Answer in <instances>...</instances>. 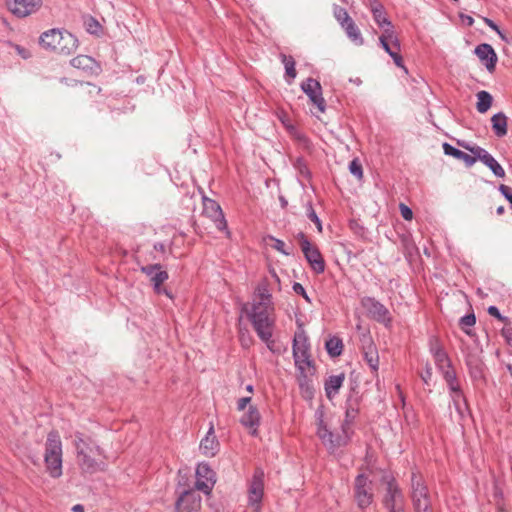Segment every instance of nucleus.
Masks as SVG:
<instances>
[{"mask_svg":"<svg viewBox=\"0 0 512 512\" xmlns=\"http://www.w3.org/2000/svg\"><path fill=\"white\" fill-rule=\"evenodd\" d=\"M76 463L82 475L91 476L106 469L104 450L89 436L81 432L74 435Z\"/></svg>","mask_w":512,"mask_h":512,"instance_id":"1","label":"nucleus"},{"mask_svg":"<svg viewBox=\"0 0 512 512\" xmlns=\"http://www.w3.org/2000/svg\"><path fill=\"white\" fill-rule=\"evenodd\" d=\"M247 316L258 337L266 344L267 348L273 351V331L275 327L274 304L264 305L252 303Z\"/></svg>","mask_w":512,"mask_h":512,"instance_id":"2","label":"nucleus"},{"mask_svg":"<svg viewBox=\"0 0 512 512\" xmlns=\"http://www.w3.org/2000/svg\"><path fill=\"white\" fill-rule=\"evenodd\" d=\"M40 45L60 55H70L78 47V40L71 33L60 29H51L41 34Z\"/></svg>","mask_w":512,"mask_h":512,"instance_id":"3","label":"nucleus"},{"mask_svg":"<svg viewBox=\"0 0 512 512\" xmlns=\"http://www.w3.org/2000/svg\"><path fill=\"white\" fill-rule=\"evenodd\" d=\"M62 441L57 431H51L45 442L44 462L47 473L52 478H60L63 474Z\"/></svg>","mask_w":512,"mask_h":512,"instance_id":"4","label":"nucleus"},{"mask_svg":"<svg viewBox=\"0 0 512 512\" xmlns=\"http://www.w3.org/2000/svg\"><path fill=\"white\" fill-rule=\"evenodd\" d=\"M409 497L414 512H434L428 486L418 471L411 473Z\"/></svg>","mask_w":512,"mask_h":512,"instance_id":"5","label":"nucleus"},{"mask_svg":"<svg viewBox=\"0 0 512 512\" xmlns=\"http://www.w3.org/2000/svg\"><path fill=\"white\" fill-rule=\"evenodd\" d=\"M382 483L385 485L382 504L387 512H405V496L392 475H384Z\"/></svg>","mask_w":512,"mask_h":512,"instance_id":"6","label":"nucleus"},{"mask_svg":"<svg viewBox=\"0 0 512 512\" xmlns=\"http://www.w3.org/2000/svg\"><path fill=\"white\" fill-rule=\"evenodd\" d=\"M309 351L308 337L303 331L297 332L293 339V358L297 370L315 368Z\"/></svg>","mask_w":512,"mask_h":512,"instance_id":"7","label":"nucleus"},{"mask_svg":"<svg viewBox=\"0 0 512 512\" xmlns=\"http://www.w3.org/2000/svg\"><path fill=\"white\" fill-rule=\"evenodd\" d=\"M297 238L300 241L301 250L312 270L317 274L323 273L325 270V262L319 249L311 244L304 233L300 232Z\"/></svg>","mask_w":512,"mask_h":512,"instance_id":"8","label":"nucleus"},{"mask_svg":"<svg viewBox=\"0 0 512 512\" xmlns=\"http://www.w3.org/2000/svg\"><path fill=\"white\" fill-rule=\"evenodd\" d=\"M263 495L264 471L261 468H257L248 486V504L253 508L254 512L260 511Z\"/></svg>","mask_w":512,"mask_h":512,"instance_id":"9","label":"nucleus"},{"mask_svg":"<svg viewBox=\"0 0 512 512\" xmlns=\"http://www.w3.org/2000/svg\"><path fill=\"white\" fill-rule=\"evenodd\" d=\"M381 47L391 56L395 65L405 68L403 58L400 55V42L394 29H384L379 37Z\"/></svg>","mask_w":512,"mask_h":512,"instance_id":"10","label":"nucleus"},{"mask_svg":"<svg viewBox=\"0 0 512 512\" xmlns=\"http://www.w3.org/2000/svg\"><path fill=\"white\" fill-rule=\"evenodd\" d=\"M354 497L361 509L367 508L373 501L372 481L364 474L355 478Z\"/></svg>","mask_w":512,"mask_h":512,"instance_id":"11","label":"nucleus"},{"mask_svg":"<svg viewBox=\"0 0 512 512\" xmlns=\"http://www.w3.org/2000/svg\"><path fill=\"white\" fill-rule=\"evenodd\" d=\"M362 307L366 310L368 316L386 326L391 322L389 310L379 301L372 297H364L361 300Z\"/></svg>","mask_w":512,"mask_h":512,"instance_id":"12","label":"nucleus"},{"mask_svg":"<svg viewBox=\"0 0 512 512\" xmlns=\"http://www.w3.org/2000/svg\"><path fill=\"white\" fill-rule=\"evenodd\" d=\"M216 483V474L207 463H200L196 468L197 490L204 494H210Z\"/></svg>","mask_w":512,"mask_h":512,"instance_id":"13","label":"nucleus"},{"mask_svg":"<svg viewBox=\"0 0 512 512\" xmlns=\"http://www.w3.org/2000/svg\"><path fill=\"white\" fill-rule=\"evenodd\" d=\"M141 271L150 278L154 291L157 294H165L169 298H172V295L169 293V291L161 286L169 276L166 271L161 270L160 264L143 266L141 267Z\"/></svg>","mask_w":512,"mask_h":512,"instance_id":"14","label":"nucleus"},{"mask_svg":"<svg viewBox=\"0 0 512 512\" xmlns=\"http://www.w3.org/2000/svg\"><path fill=\"white\" fill-rule=\"evenodd\" d=\"M203 214L213 221L218 230L226 231L229 235L227 221L220 205L215 200L203 197Z\"/></svg>","mask_w":512,"mask_h":512,"instance_id":"15","label":"nucleus"},{"mask_svg":"<svg viewBox=\"0 0 512 512\" xmlns=\"http://www.w3.org/2000/svg\"><path fill=\"white\" fill-rule=\"evenodd\" d=\"M301 89L316 106L318 112L324 113L326 110V102L322 96L320 83L313 78H307L301 83Z\"/></svg>","mask_w":512,"mask_h":512,"instance_id":"16","label":"nucleus"},{"mask_svg":"<svg viewBox=\"0 0 512 512\" xmlns=\"http://www.w3.org/2000/svg\"><path fill=\"white\" fill-rule=\"evenodd\" d=\"M323 416V411L318 410L316 412L317 435L321 439L322 443L327 447V449L334 452L342 445V439L338 436H334V434L328 429L324 422Z\"/></svg>","mask_w":512,"mask_h":512,"instance_id":"17","label":"nucleus"},{"mask_svg":"<svg viewBox=\"0 0 512 512\" xmlns=\"http://www.w3.org/2000/svg\"><path fill=\"white\" fill-rule=\"evenodd\" d=\"M461 145L463 148H465L466 150L470 151L473 155H475L478 158V160H480L483 164H485L496 177H505V170L503 169V167L484 148L480 146H469L463 144Z\"/></svg>","mask_w":512,"mask_h":512,"instance_id":"18","label":"nucleus"},{"mask_svg":"<svg viewBox=\"0 0 512 512\" xmlns=\"http://www.w3.org/2000/svg\"><path fill=\"white\" fill-rule=\"evenodd\" d=\"M201 502V496L194 490H185L178 497L175 510L176 512H200Z\"/></svg>","mask_w":512,"mask_h":512,"instance_id":"19","label":"nucleus"},{"mask_svg":"<svg viewBox=\"0 0 512 512\" xmlns=\"http://www.w3.org/2000/svg\"><path fill=\"white\" fill-rule=\"evenodd\" d=\"M446 383L455 410L460 416H463L464 412L467 410V403L457 378L453 379V376L446 374Z\"/></svg>","mask_w":512,"mask_h":512,"instance_id":"20","label":"nucleus"},{"mask_svg":"<svg viewBox=\"0 0 512 512\" xmlns=\"http://www.w3.org/2000/svg\"><path fill=\"white\" fill-rule=\"evenodd\" d=\"M42 0H8L9 11L17 17L23 18L35 13L41 6Z\"/></svg>","mask_w":512,"mask_h":512,"instance_id":"21","label":"nucleus"},{"mask_svg":"<svg viewBox=\"0 0 512 512\" xmlns=\"http://www.w3.org/2000/svg\"><path fill=\"white\" fill-rule=\"evenodd\" d=\"M315 375V368L298 370L297 382L300 388L301 396L305 400H311L314 397V386L312 378Z\"/></svg>","mask_w":512,"mask_h":512,"instance_id":"22","label":"nucleus"},{"mask_svg":"<svg viewBox=\"0 0 512 512\" xmlns=\"http://www.w3.org/2000/svg\"><path fill=\"white\" fill-rule=\"evenodd\" d=\"M475 54L485 65L488 71L492 72L497 63V55L490 44L482 43L476 46Z\"/></svg>","mask_w":512,"mask_h":512,"instance_id":"23","label":"nucleus"},{"mask_svg":"<svg viewBox=\"0 0 512 512\" xmlns=\"http://www.w3.org/2000/svg\"><path fill=\"white\" fill-rule=\"evenodd\" d=\"M370 10L373 14L374 21L384 31V29H394L391 21L386 17L383 5L378 0L370 1Z\"/></svg>","mask_w":512,"mask_h":512,"instance_id":"24","label":"nucleus"},{"mask_svg":"<svg viewBox=\"0 0 512 512\" xmlns=\"http://www.w3.org/2000/svg\"><path fill=\"white\" fill-rule=\"evenodd\" d=\"M260 418L258 409L254 406H250L248 411L241 417L240 422L243 426L251 430L250 433L252 435H256L260 424Z\"/></svg>","mask_w":512,"mask_h":512,"instance_id":"25","label":"nucleus"},{"mask_svg":"<svg viewBox=\"0 0 512 512\" xmlns=\"http://www.w3.org/2000/svg\"><path fill=\"white\" fill-rule=\"evenodd\" d=\"M219 443L214 434L213 427H210L205 438L201 440L200 450L207 457H213L218 451Z\"/></svg>","mask_w":512,"mask_h":512,"instance_id":"26","label":"nucleus"},{"mask_svg":"<svg viewBox=\"0 0 512 512\" xmlns=\"http://www.w3.org/2000/svg\"><path fill=\"white\" fill-rule=\"evenodd\" d=\"M433 358L437 369L443 375L445 380L446 374L453 376V379L457 378L456 373L452 368L451 360L445 351L434 355Z\"/></svg>","mask_w":512,"mask_h":512,"instance_id":"27","label":"nucleus"},{"mask_svg":"<svg viewBox=\"0 0 512 512\" xmlns=\"http://www.w3.org/2000/svg\"><path fill=\"white\" fill-rule=\"evenodd\" d=\"M71 65L74 68L81 69L87 72H97L99 70V66L96 61L87 55H78L70 61Z\"/></svg>","mask_w":512,"mask_h":512,"instance_id":"28","label":"nucleus"},{"mask_svg":"<svg viewBox=\"0 0 512 512\" xmlns=\"http://www.w3.org/2000/svg\"><path fill=\"white\" fill-rule=\"evenodd\" d=\"M443 150L446 155L452 156L458 160H462L467 167H471L475 164L478 159L475 155L471 156L455 147L450 145L449 143L443 144Z\"/></svg>","mask_w":512,"mask_h":512,"instance_id":"29","label":"nucleus"},{"mask_svg":"<svg viewBox=\"0 0 512 512\" xmlns=\"http://www.w3.org/2000/svg\"><path fill=\"white\" fill-rule=\"evenodd\" d=\"M344 379V374L332 375L327 379L325 382V392L329 399L338 393L339 389L343 385Z\"/></svg>","mask_w":512,"mask_h":512,"instance_id":"30","label":"nucleus"},{"mask_svg":"<svg viewBox=\"0 0 512 512\" xmlns=\"http://www.w3.org/2000/svg\"><path fill=\"white\" fill-rule=\"evenodd\" d=\"M492 129L497 137H504L507 134V117L499 112L491 118Z\"/></svg>","mask_w":512,"mask_h":512,"instance_id":"31","label":"nucleus"},{"mask_svg":"<svg viewBox=\"0 0 512 512\" xmlns=\"http://www.w3.org/2000/svg\"><path fill=\"white\" fill-rule=\"evenodd\" d=\"M342 29L345 31L347 37L356 45H363L364 39L359 30L358 26L355 24L353 19H351L348 23L342 26Z\"/></svg>","mask_w":512,"mask_h":512,"instance_id":"32","label":"nucleus"},{"mask_svg":"<svg viewBox=\"0 0 512 512\" xmlns=\"http://www.w3.org/2000/svg\"><path fill=\"white\" fill-rule=\"evenodd\" d=\"M364 358L373 372H377L379 366V356L376 347L369 342L363 349Z\"/></svg>","mask_w":512,"mask_h":512,"instance_id":"33","label":"nucleus"},{"mask_svg":"<svg viewBox=\"0 0 512 512\" xmlns=\"http://www.w3.org/2000/svg\"><path fill=\"white\" fill-rule=\"evenodd\" d=\"M476 97H477V104H476L477 111L482 114L486 113L492 105L493 98H492L491 94L487 91L482 90L476 94Z\"/></svg>","mask_w":512,"mask_h":512,"instance_id":"34","label":"nucleus"},{"mask_svg":"<svg viewBox=\"0 0 512 512\" xmlns=\"http://www.w3.org/2000/svg\"><path fill=\"white\" fill-rule=\"evenodd\" d=\"M327 353L331 357H337L340 356L343 350V343L342 340L338 337H331L329 340L326 341L325 344Z\"/></svg>","mask_w":512,"mask_h":512,"instance_id":"35","label":"nucleus"},{"mask_svg":"<svg viewBox=\"0 0 512 512\" xmlns=\"http://www.w3.org/2000/svg\"><path fill=\"white\" fill-rule=\"evenodd\" d=\"M257 299L253 303H261L264 305L273 304L272 295L266 284H261L256 289Z\"/></svg>","mask_w":512,"mask_h":512,"instance_id":"36","label":"nucleus"},{"mask_svg":"<svg viewBox=\"0 0 512 512\" xmlns=\"http://www.w3.org/2000/svg\"><path fill=\"white\" fill-rule=\"evenodd\" d=\"M333 14L341 27L352 19L349 16L347 10L341 6H335L333 9Z\"/></svg>","mask_w":512,"mask_h":512,"instance_id":"37","label":"nucleus"},{"mask_svg":"<svg viewBox=\"0 0 512 512\" xmlns=\"http://www.w3.org/2000/svg\"><path fill=\"white\" fill-rule=\"evenodd\" d=\"M282 62L285 66L286 75L294 79L296 77V69L293 57L282 55Z\"/></svg>","mask_w":512,"mask_h":512,"instance_id":"38","label":"nucleus"},{"mask_svg":"<svg viewBox=\"0 0 512 512\" xmlns=\"http://www.w3.org/2000/svg\"><path fill=\"white\" fill-rule=\"evenodd\" d=\"M306 212H307V217L316 225L317 230L321 233L322 232V222H321L320 218L317 216L311 202L307 203Z\"/></svg>","mask_w":512,"mask_h":512,"instance_id":"39","label":"nucleus"},{"mask_svg":"<svg viewBox=\"0 0 512 512\" xmlns=\"http://www.w3.org/2000/svg\"><path fill=\"white\" fill-rule=\"evenodd\" d=\"M429 350L432 356L445 351L440 340L435 336L429 338Z\"/></svg>","mask_w":512,"mask_h":512,"instance_id":"40","label":"nucleus"},{"mask_svg":"<svg viewBox=\"0 0 512 512\" xmlns=\"http://www.w3.org/2000/svg\"><path fill=\"white\" fill-rule=\"evenodd\" d=\"M350 173L355 176L357 179H361L363 177V169L360 161L358 159H353L349 164Z\"/></svg>","mask_w":512,"mask_h":512,"instance_id":"41","label":"nucleus"},{"mask_svg":"<svg viewBox=\"0 0 512 512\" xmlns=\"http://www.w3.org/2000/svg\"><path fill=\"white\" fill-rule=\"evenodd\" d=\"M269 239L273 242L272 247L275 250H277L278 252H280V253H282L284 255H289L290 254V252L285 249V243L282 240L277 239V238H275L273 236H269Z\"/></svg>","mask_w":512,"mask_h":512,"instance_id":"42","label":"nucleus"},{"mask_svg":"<svg viewBox=\"0 0 512 512\" xmlns=\"http://www.w3.org/2000/svg\"><path fill=\"white\" fill-rule=\"evenodd\" d=\"M475 322H476V318H475L474 314L465 315L460 319V324H461L462 328L471 327L475 324Z\"/></svg>","mask_w":512,"mask_h":512,"instance_id":"43","label":"nucleus"},{"mask_svg":"<svg viewBox=\"0 0 512 512\" xmlns=\"http://www.w3.org/2000/svg\"><path fill=\"white\" fill-rule=\"evenodd\" d=\"M399 209H400V213H401V216L407 220V221H410L412 220L413 218V212L412 210L405 204L403 203H400L399 205Z\"/></svg>","mask_w":512,"mask_h":512,"instance_id":"44","label":"nucleus"},{"mask_svg":"<svg viewBox=\"0 0 512 512\" xmlns=\"http://www.w3.org/2000/svg\"><path fill=\"white\" fill-rule=\"evenodd\" d=\"M293 291L296 293V294H299L301 295L308 303H311V300L309 298V296L307 295L304 287L298 283V282H295L293 284Z\"/></svg>","mask_w":512,"mask_h":512,"instance_id":"45","label":"nucleus"},{"mask_svg":"<svg viewBox=\"0 0 512 512\" xmlns=\"http://www.w3.org/2000/svg\"><path fill=\"white\" fill-rule=\"evenodd\" d=\"M488 313H489L491 316H493V317L497 318L498 320H500V321H502V322H504V323L508 322V318H507V317H505V316H502V315H501V313H500V311H499V309H498L496 306H490V307L488 308Z\"/></svg>","mask_w":512,"mask_h":512,"instance_id":"46","label":"nucleus"},{"mask_svg":"<svg viewBox=\"0 0 512 512\" xmlns=\"http://www.w3.org/2000/svg\"><path fill=\"white\" fill-rule=\"evenodd\" d=\"M250 401H251V397L250 396L240 398L237 401V409L239 411H243L246 408V406L250 403Z\"/></svg>","mask_w":512,"mask_h":512,"instance_id":"47","label":"nucleus"},{"mask_svg":"<svg viewBox=\"0 0 512 512\" xmlns=\"http://www.w3.org/2000/svg\"><path fill=\"white\" fill-rule=\"evenodd\" d=\"M421 378L425 383H428L432 378V368L430 365L426 366L424 373L421 374Z\"/></svg>","mask_w":512,"mask_h":512,"instance_id":"48","label":"nucleus"},{"mask_svg":"<svg viewBox=\"0 0 512 512\" xmlns=\"http://www.w3.org/2000/svg\"><path fill=\"white\" fill-rule=\"evenodd\" d=\"M240 341L243 347L248 348L252 343V338L249 335L241 334Z\"/></svg>","mask_w":512,"mask_h":512,"instance_id":"49","label":"nucleus"},{"mask_svg":"<svg viewBox=\"0 0 512 512\" xmlns=\"http://www.w3.org/2000/svg\"><path fill=\"white\" fill-rule=\"evenodd\" d=\"M484 21H485V23L487 24L488 27H490L492 30L496 31L498 34H501L498 25L495 24L494 21H492L489 18H485Z\"/></svg>","mask_w":512,"mask_h":512,"instance_id":"50","label":"nucleus"},{"mask_svg":"<svg viewBox=\"0 0 512 512\" xmlns=\"http://www.w3.org/2000/svg\"><path fill=\"white\" fill-rule=\"evenodd\" d=\"M502 335L506 338V340L509 342L512 339V331L503 329Z\"/></svg>","mask_w":512,"mask_h":512,"instance_id":"51","label":"nucleus"},{"mask_svg":"<svg viewBox=\"0 0 512 512\" xmlns=\"http://www.w3.org/2000/svg\"><path fill=\"white\" fill-rule=\"evenodd\" d=\"M73 512H84V506L81 504H76L72 507Z\"/></svg>","mask_w":512,"mask_h":512,"instance_id":"52","label":"nucleus"},{"mask_svg":"<svg viewBox=\"0 0 512 512\" xmlns=\"http://www.w3.org/2000/svg\"><path fill=\"white\" fill-rule=\"evenodd\" d=\"M17 50H18L19 54H20L23 58H27V57H28V56L25 54L24 49H21V48L17 47Z\"/></svg>","mask_w":512,"mask_h":512,"instance_id":"53","label":"nucleus"},{"mask_svg":"<svg viewBox=\"0 0 512 512\" xmlns=\"http://www.w3.org/2000/svg\"><path fill=\"white\" fill-rule=\"evenodd\" d=\"M505 211V208L503 206H500L497 208L496 212L498 215H502Z\"/></svg>","mask_w":512,"mask_h":512,"instance_id":"54","label":"nucleus"},{"mask_svg":"<svg viewBox=\"0 0 512 512\" xmlns=\"http://www.w3.org/2000/svg\"><path fill=\"white\" fill-rule=\"evenodd\" d=\"M466 21H467V24H468V25H472V24H473V22H474V20H473V18H472L471 16H467V17H466Z\"/></svg>","mask_w":512,"mask_h":512,"instance_id":"55","label":"nucleus"},{"mask_svg":"<svg viewBox=\"0 0 512 512\" xmlns=\"http://www.w3.org/2000/svg\"><path fill=\"white\" fill-rule=\"evenodd\" d=\"M246 390H247L249 393H252V392H253V386H252V385H247V386H246Z\"/></svg>","mask_w":512,"mask_h":512,"instance_id":"56","label":"nucleus"},{"mask_svg":"<svg viewBox=\"0 0 512 512\" xmlns=\"http://www.w3.org/2000/svg\"><path fill=\"white\" fill-rule=\"evenodd\" d=\"M280 201L283 207L287 205V201L283 197L280 198Z\"/></svg>","mask_w":512,"mask_h":512,"instance_id":"57","label":"nucleus"},{"mask_svg":"<svg viewBox=\"0 0 512 512\" xmlns=\"http://www.w3.org/2000/svg\"><path fill=\"white\" fill-rule=\"evenodd\" d=\"M158 249H163V245H162V244H160V245L158 246Z\"/></svg>","mask_w":512,"mask_h":512,"instance_id":"58","label":"nucleus"}]
</instances>
